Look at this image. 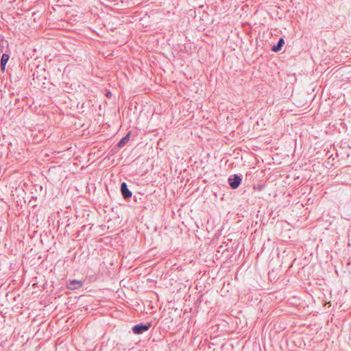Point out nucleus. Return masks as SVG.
<instances>
[{
	"label": "nucleus",
	"mask_w": 351,
	"mask_h": 351,
	"mask_svg": "<svg viewBox=\"0 0 351 351\" xmlns=\"http://www.w3.org/2000/svg\"><path fill=\"white\" fill-rule=\"evenodd\" d=\"M241 180L242 179L239 176L234 174L232 177L228 178V183L232 189H236L241 184Z\"/></svg>",
	"instance_id": "nucleus-1"
},
{
	"label": "nucleus",
	"mask_w": 351,
	"mask_h": 351,
	"mask_svg": "<svg viewBox=\"0 0 351 351\" xmlns=\"http://www.w3.org/2000/svg\"><path fill=\"white\" fill-rule=\"evenodd\" d=\"M150 324H137L132 328V332L134 334L139 335L142 334L149 329Z\"/></svg>",
	"instance_id": "nucleus-2"
},
{
	"label": "nucleus",
	"mask_w": 351,
	"mask_h": 351,
	"mask_svg": "<svg viewBox=\"0 0 351 351\" xmlns=\"http://www.w3.org/2000/svg\"><path fill=\"white\" fill-rule=\"evenodd\" d=\"M121 192L124 197V199H127L132 197V192L128 189V185L125 182H122L121 184Z\"/></svg>",
	"instance_id": "nucleus-3"
},
{
	"label": "nucleus",
	"mask_w": 351,
	"mask_h": 351,
	"mask_svg": "<svg viewBox=\"0 0 351 351\" xmlns=\"http://www.w3.org/2000/svg\"><path fill=\"white\" fill-rule=\"evenodd\" d=\"M82 286V282L80 280H73L67 284V287L69 289L73 290L78 289Z\"/></svg>",
	"instance_id": "nucleus-4"
},
{
	"label": "nucleus",
	"mask_w": 351,
	"mask_h": 351,
	"mask_svg": "<svg viewBox=\"0 0 351 351\" xmlns=\"http://www.w3.org/2000/svg\"><path fill=\"white\" fill-rule=\"evenodd\" d=\"M285 44V40L282 38L278 40V43L271 47V50L275 52L280 51L282 49V47Z\"/></svg>",
	"instance_id": "nucleus-5"
},
{
	"label": "nucleus",
	"mask_w": 351,
	"mask_h": 351,
	"mask_svg": "<svg viewBox=\"0 0 351 351\" xmlns=\"http://www.w3.org/2000/svg\"><path fill=\"white\" fill-rule=\"evenodd\" d=\"M9 58H10L9 55H8L6 53H3L2 55L1 59V68L2 70L5 69V64L8 62Z\"/></svg>",
	"instance_id": "nucleus-6"
},
{
	"label": "nucleus",
	"mask_w": 351,
	"mask_h": 351,
	"mask_svg": "<svg viewBox=\"0 0 351 351\" xmlns=\"http://www.w3.org/2000/svg\"><path fill=\"white\" fill-rule=\"evenodd\" d=\"M129 134H127L119 141V143H117V147H123L129 141Z\"/></svg>",
	"instance_id": "nucleus-7"
},
{
	"label": "nucleus",
	"mask_w": 351,
	"mask_h": 351,
	"mask_svg": "<svg viewBox=\"0 0 351 351\" xmlns=\"http://www.w3.org/2000/svg\"><path fill=\"white\" fill-rule=\"evenodd\" d=\"M106 95L107 97L110 98V91H108L106 93Z\"/></svg>",
	"instance_id": "nucleus-8"
}]
</instances>
